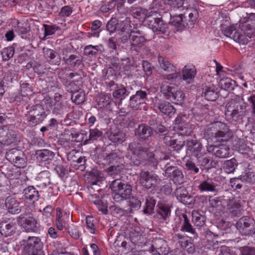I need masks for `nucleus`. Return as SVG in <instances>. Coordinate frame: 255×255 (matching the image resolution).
Segmentation results:
<instances>
[{"instance_id": "nucleus-46", "label": "nucleus", "mask_w": 255, "mask_h": 255, "mask_svg": "<svg viewBox=\"0 0 255 255\" xmlns=\"http://www.w3.org/2000/svg\"><path fill=\"white\" fill-rule=\"evenodd\" d=\"M239 163L235 158L226 160L222 165V169L227 174L234 173L236 171Z\"/></svg>"}, {"instance_id": "nucleus-51", "label": "nucleus", "mask_w": 255, "mask_h": 255, "mask_svg": "<svg viewBox=\"0 0 255 255\" xmlns=\"http://www.w3.org/2000/svg\"><path fill=\"white\" fill-rule=\"evenodd\" d=\"M219 86L222 89L227 91H232L236 86V82L230 78L226 77L220 79Z\"/></svg>"}, {"instance_id": "nucleus-53", "label": "nucleus", "mask_w": 255, "mask_h": 255, "mask_svg": "<svg viewBox=\"0 0 255 255\" xmlns=\"http://www.w3.org/2000/svg\"><path fill=\"white\" fill-rule=\"evenodd\" d=\"M36 180L40 181L37 187L42 189L45 188L50 183L49 172L47 171L41 172L38 174Z\"/></svg>"}, {"instance_id": "nucleus-11", "label": "nucleus", "mask_w": 255, "mask_h": 255, "mask_svg": "<svg viewBox=\"0 0 255 255\" xmlns=\"http://www.w3.org/2000/svg\"><path fill=\"white\" fill-rule=\"evenodd\" d=\"M221 203L224 207L229 211V215L231 218L240 217L242 214V206L240 201L233 195H224Z\"/></svg>"}, {"instance_id": "nucleus-26", "label": "nucleus", "mask_w": 255, "mask_h": 255, "mask_svg": "<svg viewBox=\"0 0 255 255\" xmlns=\"http://www.w3.org/2000/svg\"><path fill=\"white\" fill-rule=\"evenodd\" d=\"M145 40V35L142 31H133L130 40L131 49L139 52L140 49L144 45Z\"/></svg>"}, {"instance_id": "nucleus-61", "label": "nucleus", "mask_w": 255, "mask_h": 255, "mask_svg": "<svg viewBox=\"0 0 255 255\" xmlns=\"http://www.w3.org/2000/svg\"><path fill=\"white\" fill-rule=\"evenodd\" d=\"M90 136L89 133L85 131L82 132H77V134L76 137V142H80V145H86L91 143V140L89 139Z\"/></svg>"}, {"instance_id": "nucleus-12", "label": "nucleus", "mask_w": 255, "mask_h": 255, "mask_svg": "<svg viewBox=\"0 0 255 255\" xmlns=\"http://www.w3.org/2000/svg\"><path fill=\"white\" fill-rule=\"evenodd\" d=\"M236 227L242 235L253 236L255 234V221L248 216H245L239 219Z\"/></svg>"}, {"instance_id": "nucleus-54", "label": "nucleus", "mask_w": 255, "mask_h": 255, "mask_svg": "<svg viewBox=\"0 0 255 255\" xmlns=\"http://www.w3.org/2000/svg\"><path fill=\"white\" fill-rule=\"evenodd\" d=\"M116 87L117 89L113 93V96L115 100L121 102L129 95V92L123 85L118 87L116 85Z\"/></svg>"}, {"instance_id": "nucleus-33", "label": "nucleus", "mask_w": 255, "mask_h": 255, "mask_svg": "<svg viewBox=\"0 0 255 255\" xmlns=\"http://www.w3.org/2000/svg\"><path fill=\"white\" fill-rule=\"evenodd\" d=\"M22 199L26 203L38 201L40 197L38 190L33 185H28L22 191Z\"/></svg>"}, {"instance_id": "nucleus-50", "label": "nucleus", "mask_w": 255, "mask_h": 255, "mask_svg": "<svg viewBox=\"0 0 255 255\" xmlns=\"http://www.w3.org/2000/svg\"><path fill=\"white\" fill-rule=\"evenodd\" d=\"M241 176L244 182L250 185L255 184V168L254 167H252L250 165H249L246 170L245 175Z\"/></svg>"}, {"instance_id": "nucleus-56", "label": "nucleus", "mask_w": 255, "mask_h": 255, "mask_svg": "<svg viewBox=\"0 0 255 255\" xmlns=\"http://www.w3.org/2000/svg\"><path fill=\"white\" fill-rule=\"evenodd\" d=\"M56 211L55 225L59 230L62 231L65 225V223L63 219L62 210L60 208L58 207L56 208Z\"/></svg>"}, {"instance_id": "nucleus-42", "label": "nucleus", "mask_w": 255, "mask_h": 255, "mask_svg": "<svg viewBox=\"0 0 255 255\" xmlns=\"http://www.w3.org/2000/svg\"><path fill=\"white\" fill-rule=\"evenodd\" d=\"M198 165L202 166L204 169H209L216 167L217 162L211 159L210 156L202 153L196 157Z\"/></svg>"}, {"instance_id": "nucleus-59", "label": "nucleus", "mask_w": 255, "mask_h": 255, "mask_svg": "<svg viewBox=\"0 0 255 255\" xmlns=\"http://www.w3.org/2000/svg\"><path fill=\"white\" fill-rule=\"evenodd\" d=\"M158 62L161 68L164 71L167 72H173L175 71V67L173 65L162 56H159Z\"/></svg>"}, {"instance_id": "nucleus-8", "label": "nucleus", "mask_w": 255, "mask_h": 255, "mask_svg": "<svg viewBox=\"0 0 255 255\" xmlns=\"http://www.w3.org/2000/svg\"><path fill=\"white\" fill-rule=\"evenodd\" d=\"M174 128L181 135L189 136L193 132L190 114L179 113L174 121Z\"/></svg>"}, {"instance_id": "nucleus-43", "label": "nucleus", "mask_w": 255, "mask_h": 255, "mask_svg": "<svg viewBox=\"0 0 255 255\" xmlns=\"http://www.w3.org/2000/svg\"><path fill=\"white\" fill-rule=\"evenodd\" d=\"M197 187L201 192H217L218 191L216 183L214 182L213 179L210 178H208L205 180L200 181Z\"/></svg>"}, {"instance_id": "nucleus-3", "label": "nucleus", "mask_w": 255, "mask_h": 255, "mask_svg": "<svg viewBox=\"0 0 255 255\" xmlns=\"http://www.w3.org/2000/svg\"><path fill=\"white\" fill-rule=\"evenodd\" d=\"M44 106L41 100L39 103L29 107L24 120V123L27 127L33 128L43 122L49 114Z\"/></svg>"}, {"instance_id": "nucleus-62", "label": "nucleus", "mask_w": 255, "mask_h": 255, "mask_svg": "<svg viewBox=\"0 0 255 255\" xmlns=\"http://www.w3.org/2000/svg\"><path fill=\"white\" fill-rule=\"evenodd\" d=\"M55 169L61 178H66L68 176L70 170L67 165L63 164L57 165Z\"/></svg>"}, {"instance_id": "nucleus-64", "label": "nucleus", "mask_w": 255, "mask_h": 255, "mask_svg": "<svg viewBox=\"0 0 255 255\" xmlns=\"http://www.w3.org/2000/svg\"><path fill=\"white\" fill-rule=\"evenodd\" d=\"M22 152L23 151L22 150H19L17 148L10 149L6 151L5 158L10 162L12 163Z\"/></svg>"}, {"instance_id": "nucleus-6", "label": "nucleus", "mask_w": 255, "mask_h": 255, "mask_svg": "<svg viewBox=\"0 0 255 255\" xmlns=\"http://www.w3.org/2000/svg\"><path fill=\"white\" fill-rule=\"evenodd\" d=\"M110 188L112 192L113 199L117 203L128 199L132 195L131 185L119 179L112 181L110 184Z\"/></svg>"}, {"instance_id": "nucleus-14", "label": "nucleus", "mask_w": 255, "mask_h": 255, "mask_svg": "<svg viewBox=\"0 0 255 255\" xmlns=\"http://www.w3.org/2000/svg\"><path fill=\"white\" fill-rule=\"evenodd\" d=\"M171 204L164 201H159L156 205V216L161 222L167 223L171 214Z\"/></svg>"}, {"instance_id": "nucleus-22", "label": "nucleus", "mask_w": 255, "mask_h": 255, "mask_svg": "<svg viewBox=\"0 0 255 255\" xmlns=\"http://www.w3.org/2000/svg\"><path fill=\"white\" fill-rule=\"evenodd\" d=\"M21 215L18 219V223L26 232H36L37 231V221L33 218L32 214Z\"/></svg>"}, {"instance_id": "nucleus-63", "label": "nucleus", "mask_w": 255, "mask_h": 255, "mask_svg": "<svg viewBox=\"0 0 255 255\" xmlns=\"http://www.w3.org/2000/svg\"><path fill=\"white\" fill-rule=\"evenodd\" d=\"M89 139L91 140V143L95 141L101 140L103 137V132L97 128L89 129Z\"/></svg>"}, {"instance_id": "nucleus-5", "label": "nucleus", "mask_w": 255, "mask_h": 255, "mask_svg": "<svg viewBox=\"0 0 255 255\" xmlns=\"http://www.w3.org/2000/svg\"><path fill=\"white\" fill-rule=\"evenodd\" d=\"M246 113V104L240 100L231 99L226 104L225 116L230 122H242Z\"/></svg>"}, {"instance_id": "nucleus-17", "label": "nucleus", "mask_w": 255, "mask_h": 255, "mask_svg": "<svg viewBox=\"0 0 255 255\" xmlns=\"http://www.w3.org/2000/svg\"><path fill=\"white\" fill-rule=\"evenodd\" d=\"M222 32L226 36L233 39L235 41L240 44H246L248 42V39L245 34L239 32L234 24L223 28Z\"/></svg>"}, {"instance_id": "nucleus-36", "label": "nucleus", "mask_w": 255, "mask_h": 255, "mask_svg": "<svg viewBox=\"0 0 255 255\" xmlns=\"http://www.w3.org/2000/svg\"><path fill=\"white\" fill-rule=\"evenodd\" d=\"M182 216L183 218V223L181 226V231L190 234L193 236V238H198V237L197 233L196 232V230L191 225L190 221L187 215L185 214H183ZM175 220H176L177 219H175ZM177 220L178 223H180L182 221L181 217H178Z\"/></svg>"}, {"instance_id": "nucleus-25", "label": "nucleus", "mask_w": 255, "mask_h": 255, "mask_svg": "<svg viewBox=\"0 0 255 255\" xmlns=\"http://www.w3.org/2000/svg\"><path fill=\"white\" fill-rule=\"evenodd\" d=\"M207 150L212 155L220 158H227L230 155L229 146L224 144L207 146Z\"/></svg>"}, {"instance_id": "nucleus-13", "label": "nucleus", "mask_w": 255, "mask_h": 255, "mask_svg": "<svg viewBox=\"0 0 255 255\" xmlns=\"http://www.w3.org/2000/svg\"><path fill=\"white\" fill-rule=\"evenodd\" d=\"M160 16V14H158ZM152 21L147 22L149 26H152V30L157 34H164L167 35H169L171 30L169 28V22H166L163 19V16L158 17V13L151 18Z\"/></svg>"}, {"instance_id": "nucleus-4", "label": "nucleus", "mask_w": 255, "mask_h": 255, "mask_svg": "<svg viewBox=\"0 0 255 255\" xmlns=\"http://www.w3.org/2000/svg\"><path fill=\"white\" fill-rule=\"evenodd\" d=\"M169 159V155L162 154L159 158V160H157V164H159L162 169H164V175L172 180L174 184H183L184 182V177L182 170L177 166L171 165L168 161Z\"/></svg>"}, {"instance_id": "nucleus-55", "label": "nucleus", "mask_w": 255, "mask_h": 255, "mask_svg": "<svg viewBox=\"0 0 255 255\" xmlns=\"http://www.w3.org/2000/svg\"><path fill=\"white\" fill-rule=\"evenodd\" d=\"M188 18L186 17L187 23L189 28L193 27L198 17L199 13L196 9L191 8L188 10Z\"/></svg>"}, {"instance_id": "nucleus-10", "label": "nucleus", "mask_w": 255, "mask_h": 255, "mask_svg": "<svg viewBox=\"0 0 255 255\" xmlns=\"http://www.w3.org/2000/svg\"><path fill=\"white\" fill-rule=\"evenodd\" d=\"M160 179L158 176L152 172L141 170L139 176V183L146 190L152 191L157 187Z\"/></svg>"}, {"instance_id": "nucleus-27", "label": "nucleus", "mask_w": 255, "mask_h": 255, "mask_svg": "<svg viewBox=\"0 0 255 255\" xmlns=\"http://www.w3.org/2000/svg\"><path fill=\"white\" fill-rule=\"evenodd\" d=\"M102 163L112 165L122 163V158L120 154V151L114 150L111 152H107V150L101 154Z\"/></svg>"}, {"instance_id": "nucleus-60", "label": "nucleus", "mask_w": 255, "mask_h": 255, "mask_svg": "<svg viewBox=\"0 0 255 255\" xmlns=\"http://www.w3.org/2000/svg\"><path fill=\"white\" fill-rule=\"evenodd\" d=\"M184 99L185 94L184 92L181 90H178L177 89L170 100L175 104L181 105L184 103Z\"/></svg>"}, {"instance_id": "nucleus-24", "label": "nucleus", "mask_w": 255, "mask_h": 255, "mask_svg": "<svg viewBox=\"0 0 255 255\" xmlns=\"http://www.w3.org/2000/svg\"><path fill=\"white\" fill-rule=\"evenodd\" d=\"M131 26L128 21H121L120 23V26L118 29V32L120 35L118 38L119 41L121 43H125L130 41L133 31L131 29Z\"/></svg>"}, {"instance_id": "nucleus-52", "label": "nucleus", "mask_w": 255, "mask_h": 255, "mask_svg": "<svg viewBox=\"0 0 255 255\" xmlns=\"http://www.w3.org/2000/svg\"><path fill=\"white\" fill-rule=\"evenodd\" d=\"M192 221L196 227H201L205 224L206 217L199 211L194 210L192 213Z\"/></svg>"}, {"instance_id": "nucleus-40", "label": "nucleus", "mask_w": 255, "mask_h": 255, "mask_svg": "<svg viewBox=\"0 0 255 255\" xmlns=\"http://www.w3.org/2000/svg\"><path fill=\"white\" fill-rule=\"evenodd\" d=\"M44 56L47 61L51 64H60L61 58L59 53L55 50L44 47L43 49Z\"/></svg>"}, {"instance_id": "nucleus-20", "label": "nucleus", "mask_w": 255, "mask_h": 255, "mask_svg": "<svg viewBox=\"0 0 255 255\" xmlns=\"http://www.w3.org/2000/svg\"><path fill=\"white\" fill-rule=\"evenodd\" d=\"M104 195L98 193L91 194L89 196V201L96 205L99 212L103 215H108L109 211L108 209L107 201L104 200Z\"/></svg>"}, {"instance_id": "nucleus-47", "label": "nucleus", "mask_w": 255, "mask_h": 255, "mask_svg": "<svg viewBox=\"0 0 255 255\" xmlns=\"http://www.w3.org/2000/svg\"><path fill=\"white\" fill-rule=\"evenodd\" d=\"M109 210L111 214L114 216L122 217L130 216L126 207H123L117 204L110 206Z\"/></svg>"}, {"instance_id": "nucleus-19", "label": "nucleus", "mask_w": 255, "mask_h": 255, "mask_svg": "<svg viewBox=\"0 0 255 255\" xmlns=\"http://www.w3.org/2000/svg\"><path fill=\"white\" fill-rule=\"evenodd\" d=\"M155 10L149 11L141 7H133L130 10L131 14L135 18L138 19L141 22H149L152 21L151 18L155 16L156 13Z\"/></svg>"}, {"instance_id": "nucleus-21", "label": "nucleus", "mask_w": 255, "mask_h": 255, "mask_svg": "<svg viewBox=\"0 0 255 255\" xmlns=\"http://www.w3.org/2000/svg\"><path fill=\"white\" fill-rule=\"evenodd\" d=\"M102 175V173L98 170L92 169L91 171L86 172L85 176L87 178L88 183L91 186L92 189L96 190L97 192L101 190L100 188V184L103 178Z\"/></svg>"}, {"instance_id": "nucleus-2", "label": "nucleus", "mask_w": 255, "mask_h": 255, "mask_svg": "<svg viewBox=\"0 0 255 255\" xmlns=\"http://www.w3.org/2000/svg\"><path fill=\"white\" fill-rule=\"evenodd\" d=\"M229 130L227 124L220 121H216L208 126L205 135L208 142H227L231 137Z\"/></svg>"}, {"instance_id": "nucleus-18", "label": "nucleus", "mask_w": 255, "mask_h": 255, "mask_svg": "<svg viewBox=\"0 0 255 255\" xmlns=\"http://www.w3.org/2000/svg\"><path fill=\"white\" fill-rule=\"evenodd\" d=\"M165 14L169 15L170 20L169 21V26L174 27V30L181 31L185 28H188L187 23L186 17L182 13L172 15L169 12H165Z\"/></svg>"}, {"instance_id": "nucleus-57", "label": "nucleus", "mask_w": 255, "mask_h": 255, "mask_svg": "<svg viewBox=\"0 0 255 255\" xmlns=\"http://www.w3.org/2000/svg\"><path fill=\"white\" fill-rule=\"evenodd\" d=\"M104 25H103L102 22L99 20H95L91 23V29L94 32L92 35L94 36L99 37L100 32L104 29Z\"/></svg>"}, {"instance_id": "nucleus-35", "label": "nucleus", "mask_w": 255, "mask_h": 255, "mask_svg": "<svg viewBox=\"0 0 255 255\" xmlns=\"http://www.w3.org/2000/svg\"><path fill=\"white\" fill-rule=\"evenodd\" d=\"M104 51V46L100 44L97 45L91 44L86 45L84 48L83 54L90 59H95Z\"/></svg>"}, {"instance_id": "nucleus-49", "label": "nucleus", "mask_w": 255, "mask_h": 255, "mask_svg": "<svg viewBox=\"0 0 255 255\" xmlns=\"http://www.w3.org/2000/svg\"><path fill=\"white\" fill-rule=\"evenodd\" d=\"M196 74V71L194 67L185 66L181 75V79L186 81L188 84L190 83L191 81L193 80Z\"/></svg>"}, {"instance_id": "nucleus-28", "label": "nucleus", "mask_w": 255, "mask_h": 255, "mask_svg": "<svg viewBox=\"0 0 255 255\" xmlns=\"http://www.w3.org/2000/svg\"><path fill=\"white\" fill-rule=\"evenodd\" d=\"M71 99L72 101L76 105L82 104L85 100V92L82 89L77 87L74 83L70 82Z\"/></svg>"}, {"instance_id": "nucleus-23", "label": "nucleus", "mask_w": 255, "mask_h": 255, "mask_svg": "<svg viewBox=\"0 0 255 255\" xmlns=\"http://www.w3.org/2000/svg\"><path fill=\"white\" fill-rule=\"evenodd\" d=\"M201 96L208 101H216L219 97L218 88L211 83H205L202 86Z\"/></svg>"}, {"instance_id": "nucleus-31", "label": "nucleus", "mask_w": 255, "mask_h": 255, "mask_svg": "<svg viewBox=\"0 0 255 255\" xmlns=\"http://www.w3.org/2000/svg\"><path fill=\"white\" fill-rule=\"evenodd\" d=\"M96 108L99 110L105 109L106 111L112 112L113 106L115 104L112 101L109 96L105 94H100L96 100Z\"/></svg>"}, {"instance_id": "nucleus-39", "label": "nucleus", "mask_w": 255, "mask_h": 255, "mask_svg": "<svg viewBox=\"0 0 255 255\" xmlns=\"http://www.w3.org/2000/svg\"><path fill=\"white\" fill-rule=\"evenodd\" d=\"M127 203V208L129 215L133 214L140 209L141 206V201L136 196L131 195L129 198L126 200Z\"/></svg>"}, {"instance_id": "nucleus-30", "label": "nucleus", "mask_w": 255, "mask_h": 255, "mask_svg": "<svg viewBox=\"0 0 255 255\" xmlns=\"http://www.w3.org/2000/svg\"><path fill=\"white\" fill-rule=\"evenodd\" d=\"M107 135L110 141L117 144H122L126 140V132L116 126L112 128Z\"/></svg>"}, {"instance_id": "nucleus-58", "label": "nucleus", "mask_w": 255, "mask_h": 255, "mask_svg": "<svg viewBox=\"0 0 255 255\" xmlns=\"http://www.w3.org/2000/svg\"><path fill=\"white\" fill-rule=\"evenodd\" d=\"M244 180L242 178V176L238 177L231 178L230 180L229 185L231 186L232 189L234 191L241 190L243 186Z\"/></svg>"}, {"instance_id": "nucleus-45", "label": "nucleus", "mask_w": 255, "mask_h": 255, "mask_svg": "<svg viewBox=\"0 0 255 255\" xmlns=\"http://www.w3.org/2000/svg\"><path fill=\"white\" fill-rule=\"evenodd\" d=\"M156 203V200L150 196L145 198V203L143 206L142 212L146 215H151L154 213V208Z\"/></svg>"}, {"instance_id": "nucleus-44", "label": "nucleus", "mask_w": 255, "mask_h": 255, "mask_svg": "<svg viewBox=\"0 0 255 255\" xmlns=\"http://www.w3.org/2000/svg\"><path fill=\"white\" fill-rule=\"evenodd\" d=\"M15 232V227L12 223L7 221L0 222V233L4 238H6L13 235Z\"/></svg>"}, {"instance_id": "nucleus-9", "label": "nucleus", "mask_w": 255, "mask_h": 255, "mask_svg": "<svg viewBox=\"0 0 255 255\" xmlns=\"http://www.w3.org/2000/svg\"><path fill=\"white\" fill-rule=\"evenodd\" d=\"M63 63L75 69L81 70L84 67L83 57L78 52L74 53L70 49L64 48L62 51Z\"/></svg>"}, {"instance_id": "nucleus-16", "label": "nucleus", "mask_w": 255, "mask_h": 255, "mask_svg": "<svg viewBox=\"0 0 255 255\" xmlns=\"http://www.w3.org/2000/svg\"><path fill=\"white\" fill-rule=\"evenodd\" d=\"M153 108L164 115L171 117L176 112V109L169 102L155 97L153 101Z\"/></svg>"}, {"instance_id": "nucleus-15", "label": "nucleus", "mask_w": 255, "mask_h": 255, "mask_svg": "<svg viewBox=\"0 0 255 255\" xmlns=\"http://www.w3.org/2000/svg\"><path fill=\"white\" fill-rule=\"evenodd\" d=\"M145 91L137 90L135 94L130 97L128 107L134 111L141 110V106L148 101V95Z\"/></svg>"}, {"instance_id": "nucleus-41", "label": "nucleus", "mask_w": 255, "mask_h": 255, "mask_svg": "<svg viewBox=\"0 0 255 255\" xmlns=\"http://www.w3.org/2000/svg\"><path fill=\"white\" fill-rule=\"evenodd\" d=\"M5 205L9 213L15 214L21 212L20 203L15 198L8 196L5 201Z\"/></svg>"}, {"instance_id": "nucleus-1", "label": "nucleus", "mask_w": 255, "mask_h": 255, "mask_svg": "<svg viewBox=\"0 0 255 255\" xmlns=\"http://www.w3.org/2000/svg\"><path fill=\"white\" fill-rule=\"evenodd\" d=\"M152 134L151 128L146 124H140L135 128L134 135L139 141H133L128 144V149L132 153L130 159L131 165L139 166L148 163L153 167L157 166V158L155 157L150 145L142 142L148 139Z\"/></svg>"}, {"instance_id": "nucleus-38", "label": "nucleus", "mask_w": 255, "mask_h": 255, "mask_svg": "<svg viewBox=\"0 0 255 255\" xmlns=\"http://www.w3.org/2000/svg\"><path fill=\"white\" fill-rule=\"evenodd\" d=\"M176 198L185 205H193L195 201L193 196L190 195L185 188H179L176 192Z\"/></svg>"}, {"instance_id": "nucleus-34", "label": "nucleus", "mask_w": 255, "mask_h": 255, "mask_svg": "<svg viewBox=\"0 0 255 255\" xmlns=\"http://www.w3.org/2000/svg\"><path fill=\"white\" fill-rule=\"evenodd\" d=\"M14 31L21 35L22 38L31 30L30 24L25 19L15 20L12 23Z\"/></svg>"}, {"instance_id": "nucleus-29", "label": "nucleus", "mask_w": 255, "mask_h": 255, "mask_svg": "<svg viewBox=\"0 0 255 255\" xmlns=\"http://www.w3.org/2000/svg\"><path fill=\"white\" fill-rule=\"evenodd\" d=\"M186 153L196 157L201 153L202 144L196 139H187L185 143Z\"/></svg>"}, {"instance_id": "nucleus-32", "label": "nucleus", "mask_w": 255, "mask_h": 255, "mask_svg": "<svg viewBox=\"0 0 255 255\" xmlns=\"http://www.w3.org/2000/svg\"><path fill=\"white\" fill-rule=\"evenodd\" d=\"M24 248V255H40L42 254L43 244L40 240H28Z\"/></svg>"}, {"instance_id": "nucleus-48", "label": "nucleus", "mask_w": 255, "mask_h": 255, "mask_svg": "<svg viewBox=\"0 0 255 255\" xmlns=\"http://www.w3.org/2000/svg\"><path fill=\"white\" fill-rule=\"evenodd\" d=\"M177 89L178 87L175 84L164 83L161 86V92L167 99H170Z\"/></svg>"}, {"instance_id": "nucleus-37", "label": "nucleus", "mask_w": 255, "mask_h": 255, "mask_svg": "<svg viewBox=\"0 0 255 255\" xmlns=\"http://www.w3.org/2000/svg\"><path fill=\"white\" fill-rule=\"evenodd\" d=\"M55 153L48 149H44L36 151L35 156L39 163L49 164L55 156Z\"/></svg>"}, {"instance_id": "nucleus-7", "label": "nucleus", "mask_w": 255, "mask_h": 255, "mask_svg": "<svg viewBox=\"0 0 255 255\" xmlns=\"http://www.w3.org/2000/svg\"><path fill=\"white\" fill-rule=\"evenodd\" d=\"M62 98V95L57 93L55 94L54 102L48 96H44L42 101L48 112L51 110L54 115L62 116L66 114L68 109L67 102L63 101Z\"/></svg>"}]
</instances>
